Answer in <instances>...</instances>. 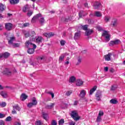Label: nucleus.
<instances>
[{"label": "nucleus", "mask_w": 125, "mask_h": 125, "mask_svg": "<svg viewBox=\"0 0 125 125\" xmlns=\"http://www.w3.org/2000/svg\"><path fill=\"white\" fill-rule=\"evenodd\" d=\"M111 56H112V53H111L105 55V60H106V61H110V60H111Z\"/></svg>", "instance_id": "9d476101"}, {"label": "nucleus", "mask_w": 125, "mask_h": 125, "mask_svg": "<svg viewBox=\"0 0 125 125\" xmlns=\"http://www.w3.org/2000/svg\"><path fill=\"white\" fill-rule=\"evenodd\" d=\"M25 46L29 48L27 50L29 54H33L35 52V49L37 48V45L33 43L31 41H27L25 42Z\"/></svg>", "instance_id": "f257e3e1"}, {"label": "nucleus", "mask_w": 125, "mask_h": 125, "mask_svg": "<svg viewBox=\"0 0 125 125\" xmlns=\"http://www.w3.org/2000/svg\"><path fill=\"white\" fill-rule=\"evenodd\" d=\"M79 15L80 18H82V17H83V16H82V13H79Z\"/></svg>", "instance_id": "0e129e2a"}, {"label": "nucleus", "mask_w": 125, "mask_h": 125, "mask_svg": "<svg viewBox=\"0 0 125 125\" xmlns=\"http://www.w3.org/2000/svg\"><path fill=\"white\" fill-rule=\"evenodd\" d=\"M82 29H83V30H84V31H87V27H88V25H84L83 26L81 25V26Z\"/></svg>", "instance_id": "cd10ccee"}, {"label": "nucleus", "mask_w": 125, "mask_h": 125, "mask_svg": "<svg viewBox=\"0 0 125 125\" xmlns=\"http://www.w3.org/2000/svg\"><path fill=\"white\" fill-rule=\"evenodd\" d=\"M81 34L79 32H77L75 34L74 39L75 40H78L80 38Z\"/></svg>", "instance_id": "bb28decb"}, {"label": "nucleus", "mask_w": 125, "mask_h": 125, "mask_svg": "<svg viewBox=\"0 0 125 125\" xmlns=\"http://www.w3.org/2000/svg\"><path fill=\"white\" fill-rule=\"evenodd\" d=\"M76 81V77L75 76H73L70 77L69 82V83H75Z\"/></svg>", "instance_id": "aec40b11"}, {"label": "nucleus", "mask_w": 125, "mask_h": 125, "mask_svg": "<svg viewBox=\"0 0 125 125\" xmlns=\"http://www.w3.org/2000/svg\"><path fill=\"white\" fill-rule=\"evenodd\" d=\"M54 105H55V103H51L50 105H47L46 108H47V109H52V108L54 107Z\"/></svg>", "instance_id": "4be33fe9"}, {"label": "nucleus", "mask_w": 125, "mask_h": 125, "mask_svg": "<svg viewBox=\"0 0 125 125\" xmlns=\"http://www.w3.org/2000/svg\"><path fill=\"white\" fill-rule=\"evenodd\" d=\"M65 123V121H64V119H61L59 121V125H63V124Z\"/></svg>", "instance_id": "c9c22d12"}, {"label": "nucleus", "mask_w": 125, "mask_h": 125, "mask_svg": "<svg viewBox=\"0 0 125 125\" xmlns=\"http://www.w3.org/2000/svg\"><path fill=\"white\" fill-rule=\"evenodd\" d=\"M2 54L3 58H5V59H7V58H8L9 56H10V53L8 52L2 53Z\"/></svg>", "instance_id": "dca6fc26"}, {"label": "nucleus", "mask_w": 125, "mask_h": 125, "mask_svg": "<svg viewBox=\"0 0 125 125\" xmlns=\"http://www.w3.org/2000/svg\"><path fill=\"white\" fill-rule=\"evenodd\" d=\"M95 15L97 17H101V16H102V14L100 12L97 11L95 12Z\"/></svg>", "instance_id": "a878e982"}, {"label": "nucleus", "mask_w": 125, "mask_h": 125, "mask_svg": "<svg viewBox=\"0 0 125 125\" xmlns=\"http://www.w3.org/2000/svg\"><path fill=\"white\" fill-rule=\"evenodd\" d=\"M51 125H57V122H56V120H52Z\"/></svg>", "instance_id": "58836bf2"}, {"label": "nucleus", "mask_w": 125, "mask_h": 125, "mask_svg": "<svg viewBox=\"0 0 125 125\" xmlns=\"http://www.w3.org/2000/svg\"><path fill=\"white\" fill-rule=\"evenodd\" d=\"M42 41H43V39L42 37H38L36 39V42H38V43L42 42Z\"/></svg>", "instance_id": "6ab92c4d"}, {"label": "nucleus", "mask_w": 125, "mask_h": 125, "mask_svg": "<svg viewBox=\"0 0 125 125\" xmlns=\"http://www.w3.org/2000/svg\"><path fill=\"white\" fill-rule=\"evenodd\" d=\"M13 45L15 47H18L19 46V44H18V43H15V44H13Z\"/></svg>", "instance_id": "4d7b16f0"}, {"label": "nucleus", "mask_w": 125, "mask_h": 125, "mask_svg": "<svg viewBox=\"0 0 125 125\" xmlns=\"http://www.w3.org/2000/svg\"><path fill=\"white\" fill-rule=\"evenodd\" d=\"M84 6L86 7L88 6V4H87V3H86L84 4Z\"/></svg>", "instance_id": "338daca9"}, {"label": "nucleus", "mask_w": 125, "mask_h": 125, "mask_svg": "<svg viewBox=\"0 0 125 125\" xmlns=\"http://www.w3.org/2000/svg\"><path fill=\"white\" fill-rule=\"evenodd\" d=\"M5 114H3L0 113V119H2L3 118H5Z\"/></svg>", "instance_id": "09e8293b"}, {"label": "nucleus", "mask_w": 125, "mask_h": 125, "mask_svg": "<svg viewBox=\"0 0 125 125\" xmlns=\"http://www.w3.org/2000/svg\"><path fill=\"white\" fill-rule=\"evenodd\" d=\"M2 58H3V56L2 55V53H0V60H1Z\"/></svg>", "instance_id": "052dcab7"}, {"label": "nucleus", "mask_w": 125, "mask_h": 125, "mask_svg": "<svg viewBox=\"0 0 125 125\" xmlns=\"http://www.w3.org/2000/svg\"><path fill=\"white\" fill-rule=\"evenodd\" d=\"M8 41L9 44H12V43H13V42L15 41V37H10L8 39Z\"/></svg>", "instance_id": "9b49d317"}, {"label": "nucleus", "mask_w": 125, "mask_h": 125, "mask_svg": "<svg viewBox=\"0 0 125 125\" xmlns=\"http://www.w3.org/2000/svg\"><path fill=\"white\" fill-rule=\"evenodd\" d=\"M104 38H105L106 42H109L110 41V35L109 34L104 36Z\"/></svg>", "instance_id": "e433bc0d"}, {"label": "nucleus", "mask_w": 125, "mask_h": 125, "mask_svg": "<svg viewBox=\"0 0 125 125\" xmlns=\"http://www.w3.org/2000/svg\"><path fill=\"white\" fill-rule=\"evenodd\" d=\"M104 115V112L102 111H100L99 113L98 116L101 117V116H103Z\"/></svg>", "instance_id": "49530a36"}, {"label": "nucleus", "mask_w": 125, "mask_h": 125, "mask_svg": "<svg viewBox=\"0 0 125 125\" xmlns=\"http://www.w3.org/2000/svg\"><path fill=\"white\" fill-rule=\"evenodd\" d=\"M64 58H65V55L64 54L62 55L59 58V61H60V62H62Z\"/></svg>", "instance_id": "72a5a7b5"}, {"label": "nucleus", "mask_w": 125, "mask_h": 125, "mask_svg": "<svg viewBox=\"0 0 125 125\" xmlns=\"http://www.w3.org/2000/svg\"><path fill=\"white\" fill-rule=\"evenodd\" d=\"M14 125H21V123L16 122L15 123Z\"/></svg>", "instance_id": "e2e57ef3"}, {"label": "nucleus", "mask_w": 125, "mask_h": 125, "mask_svg": "<svg viewBox=\"0 0 125 125\" xmlns=\"http://www.w3.org/2000/svg\"><path fill=\"white\" fill-rule=\"evenodd\" d=\"M38 104V101H37V99L35 97L32 98V103H29L27 104V107L28 108H32L33 106H36Z\"/></svg>", "instance_id": "20e7f679"}, {"label": "nucleus", "mask_w": 125, "mask_h": 125, "mask_svg": "<svg viewBox=\"0 0 125 125\" xmlns=\"http://www.w3.org/2000/svg\"><path fill=\"white\" fill-rule=\"evenodd\" d=\"M76 124V123H75V122L72 121L69 123L70 125H75Z\"/></svg>", "instance_id": "680f3d73"}, {"label": "nucleus", "mask_w": 125, "mask_h": 125, "mask_svg": "<svg viewBox=\"0 0 125 125\" xmlns=\"http://www.w3.org/2000/svg\"><path fill=\"white\" fill-rule=\"evenodd\" d=\"M3 10H4V5L0 3V11H3Z\"/></svg>", "instance_id": "2f4dec72"}, {"label": "nucleus", "mask_w": 125, "mask_h": 125, "mask_svg": "<svg viewBox=\"0 0 125 125\" xmlns=\"http://www.w3.org/2000/svg\"><path fill=\"white\" fill-rule=\"evenodd\" d=\"M110 103H111V104H117L118 103V101H117L116 100H114V99H111L110 101Z\"/></svg>", "instance_id": "7c9ffc66"}, {"label": "nucleus", "mask_w": 125, "mask_h": 125, "mask_svg": "<svg viewBox=\"0 0 125 125\" xmlns=\"http://www.w3.org/2000/svg\"><path fill=\"white\" fill-rule=\"evenodd\" d=\"M65 43H66V42H65V41H64V40H62L60 42V43H61V45H65Z\"/></svg>", "instance_id": "a18cd8bd"}, {"label": "nucleus", "mask_w": 125, "mask_h": 125, "mask_svg": "<svg viewBox=\"0 0 125 125\" xmlns=\"http://www.w3.org/2000/svg\"><path fill=\"white\" fill-rule=\"evenodd\" d=\"M121 41L120 40H114V41H111L109 43V45L110 46H113V45L119 44L121 43Z\"/></svg>", "instance_id": "39448f33"}, {"label": "nucleus", "mask_w": 125, "mask_h": 125, "mask_svg": "<svg viewBox=\"0 0 125 125\" xmlns=\"http://www.w3.org/2000/svg\"><path fill=\"white\" fill-rule=\"evenodd\" d=\"M33 14V12L32 11H29L27 13V16H29V17H30V16H31V15Z\"/></svg>", "instance_id": "de8ad7c7"}, {"label": "nucleus", "mask_w": 125, "mask_h": 125, "mask_svg": "<svg viewBox=\"0 0 125 125\" xmlns=\"http://www.w3.org/2000/svg\"><path fill=\"white\" fill-rule=\"evenodd\" d=\"M74 105H78V101H75Z\"/></svg>", "instance_id": "69168bd1"}, {"label": "nucleus", "mask_w": 125, "mask_h": 125, "mask_svg": "<svg viewBox=\"0 0 125 125\" xmlns=\"http://www.w3.org/2000/svg\"><path fill=\"white\" fill-rule=\"evenodd\" d=\"M42 117L44 120H45L46 121H47V120L48 119V114H47L44 112H43L42 113Z\"/></svg>", "instance_id": "b1692460"}, {"label": "nucleus", "mask_w": 125, "mask_h": 125, "mask_svg": "<svg viewBox=\"0 0 125 125\" xmlns=\"http://www.w3.org/2000/svg\"><path fill=\"white\" fill-rule=\"evenodd\" d=\"M37 20L39 21V22L41 25H43L44 24V22H45V20H44V18L42 17L41 14H38L31 20L32 23H35L37 21Z\"/></svg>", "instance_id": "f03ea898"}, {"label": "nucleus", "mask_w": 125, "mask_h": 125, "mask_svg": "<svg viewBox=\"0 0 125 125\" xmlns=\"http://www.w3.org/2000/svg\"><path fill=\"white\" fill-rule=\"evenodd\" d=\"M43 36L46 37V38H50L51 37H53V36H54V34L52 32L49 33H45L43 34Z\"/></svg>", "instance_id": "ddd939ff"}, {"label": "nucleus", "mask_w": 125, "mask_h": 125, "mask_svg": "<svg viewBox=\"0 0 125 125\" xmlns=\"http://www.w3.org/2000/svg\"><path fill=\"white\" fill-rule=\"evenodd\" d=\"M117 23L118 21L117 20H115L113 21H112V24L113 26H117Z\"/></svg>", "instance_id": "ea45409f"}, {"label": "nucleus", "mask_w": 125, "mask_h": 125, "mask_svg": "<svg viewBox=\"0 0 125 125\" xmlns=\"http://www.w3.org/2000/svg\"><path fill=\"white\" fill-rule=\"evenodd\" d=\"M0 89H3V87L1 85H0Z\"/></svg>", "instance_id": "774afa93"}, {"label": "nucleus", "mask_w": 125, "mask_h": 125, "mask_svg": "<svg viewBox=\"0 0 125 125\" xmlns=\"http://www.w3.org/2000/svg\"><path fill=\"white\" fill-rule=\"evenodd\" d=\"M43 125V123H42V122L40 120L37 121L35 122V125Z\"/></svg>", "instance_id": "c85d7f7f"}, {"label": "nucleus", "mask_w": 125, "mask_h": 125, "mask_svg": "<svg viewBox=\"0 0 125 125\" xmlns=\"http://www.w3.org/2000/svg\"><path fill=\"white\" fill-rule=\"evenodd\" d=\"M83 80L81 79H78L76 81V85H77V86H81V85H83Z\"/></svg>", "instance_id": "4468645a"}, {"label": "nucleus", "mask_w": 125, "mask_h": 125, "mask_svg": "<svg viewBox=\"0 0 125 125\" xmlns=\"http://www.w3.org/2000/svg\"><path fill=\"white\" fill-rule=\"evenodd\" d=\"M109 20H110V17L106 16V17H104V21L105 22H109Z\"/></svg>", "instance_id": "79ce46f5"}, {"label": "nucleus", "mask_w": 125, "mask_h": 125, "mask_svg": "<svg viewBox=\"0 0 125 125\" xmlns=\"http://www.w3.org/2000/svg\"><path fill=\"white\" fill-rule=\"evenodd\" d=\"M100 7H101V3L98 2H96L94 5V9H99Z\"/></svg>", "instance_id": "1a4fd4ad"}, {"label": "nucleus", "mask_w": 125, "mask_h": 125, "mask_svg": "<svg viewBox=\"0 0 125 125\" xmlns=\"http://www.w3.org/2000/svg\"><path fill=\"white\" fill-rule=\"evenodd\" d=\"M71 117L73 118V120L74 121H79L80 120V117L79 116V114H78V112L76 111H73L71 112V113L70 114Z\"/></svg>", "instance_id": "7ed1b4c3"}, {"label": "nucleus", "mask_w": 125, "mask_h": 125, "mask_svg": "<svg viewBox=\"0 0 125 125\" xmlns=\"http://www.w3.org/2000/svg\"><path fill=\"white\" fill-rule=\"evenodd\" d=\"M0 94L2 96L3 98H7V93L6 92L2 91L0 92Z\"/></svg>", "instance_id": "f3484780"}, {"label": "nucleus", "mask_w": 125, "mask_h": 125, "mask_svg": "<svg viewBox=\"0 0 125 125\" xmlns=\"http://www.w3.org/2000/svg\"><path fill=\"white\" fill-rule=\"evenodd\" d=\"M11 121V117L8 116L5 119L6 122H10Z\"/></svg>", "instance_id": "c03bdc74"}, {"label": "nucleus", "mask_w": 125, "mask_h": 125, "mask_svg": "<svg viewBox=\"0 0 125 125\" xmlns=\"http://www.w3.org/2000/svg\"><path fill=\"white\" fill-rule=\"evenodd\" d=\"M29 26H30V23H29V22L23 24V27H29Z\"/></svg>", "instance_id": "3c124183"}, {"label": "nucleus", "mask_w": 125, "mask_h": 125, "mask_svg": "<svg viewBox=\"0 0 125 125\" xmlns=\"http://www.w3.org/2000/svg\"><path fill=\"white\" fill-rule=\"evenodd\" d=\"M13 25L11 23H5V28L7 30V31H11L12 30V27Z\"/></svg>", "instance_id": "423d86ee"}, {"label": "nucleus", "mask_w": 125, "mask_h": 125, "mask_svg": "<svg viewBox=\"0 0 125 125\" xmlns=\"http://www.w3.org/2000/svg\"><path fill=\"white\" fill-rule=\"evenodd\" d=\"M97 29L98 30V31H103V29L100 26H97Z\"/></svg>", "instance_id": "864d4df0"}, {"label": "nucleus", "mask_w": 125, "mask_h": 125, "mask_svg": "<svg viewBox=\"0 0 125 125\" xmlns=\"http://www.w3.org/2000/svg\"><path fill=\"white\" fill-rule=\"evenodd\" d=\"M97 88V86H94L90 90V95H91L95 90H96V89Z\"/></svg>", "instance_id": "412c9836"}, {"label": "nucleus", "mask_w": 125, "mask_h": 125, "mask_svg": "<svg viewBox=\"0 0 125 125\" xmlns=\"http://www.w3.org/2000/svg\"><path fill=\"white\" fill-rule=\"evenodd\" d=\"M49 93L50 94V95H51L52 98H54V93L51 92H49Z\"/></svg>", "instance_id": "6e6d98bb"}, {"label": "nucleus", "mask_w": 125, "mask_h": 125, "mask_svg": "<svg viewBox=\"0 0 125 125\" xmlns=\"http://www.w3.org/2000/svg\"><path fill=\"white\" fill-rule=\"evenodd\" d=\"M117 88H118V86L116 85H113L111 86V88L110 89V90H112V91H114L116 90Z\"/></svg>", "instance_id": "c756f323"}, {"label": "nucleus", "mask_w": 125, "mask_h": 125, "mask_svg": "<svg viewBox=\"0 0 125 125\" xmlns=\"http://www.w3.org/2000/svg\"><path fill=\"white\" fill-rule=\"evenodd\" d=\"M0 105L1 107H5L6 106V103L5 102H2Z\"/></svg>", "instance_id": "8fccbe9b"}, {"label": "nucleus", "mask_w": 125, "mask_h": 125, "mask_svg": "<svg viewBox=\"0 0 125 125\" xmlns=\"http://www.w3.org/2000/svg\"><path fill=\"white\" fill-rule=\"evenodd\" d=\"M12 114H17V112H16V110H15V109L13 108V111H12Z\"/></svg>", "instance_id": "13d9d810"}, {"label": "nucleus", "mask_w": 125, "mask_h": 125, "mask_svg": "<svg viewBox=\"0 0 125 125\" xmlns=\"http://www.w3.org/2000/svg\"><path fill=\"white\" fill-rule=\"evenodd\" d=\"M26 98H28V96L26 95L24 93H22L20 97V99L21 101H24Z\"/></svg>", "instance_id": "f8f14e48"}, {"label": "nucleus", "mask_w": 125, "mask_h": 125, "mask_svg": "<svg viewBox=\"0 0 125 125\" xmlns=\"http://www.w3.org/2000/svg\"><path fill=\"white\" fill-rule=\"evenodd\" d=\"M108 35H109L108 34V32H107L106 31H104L103 33L102 36H103V37H105Z\"/></svg>", "instance_id": "a19ab883"}, {"label": "nucleus", "mask_w": 125, "mask_h": 125, "mask_svg": "<svg viewBox=\"0 0 125 125\" xmlns=\"http://www.w3.org/2000/svg\"><path fill=\"white\" fill-rule=\"evenodd\" d=\"M82 63V58L81 57H78V62L76 65H80Z\"/></svg>", "instance_id": "f704fd0d"}, {"label": "nucleus", "mask_w": 125, "mask_h": 125, "mask_svg": "<svg viewBox=\"0 0 125 125\" xmlns=\"http://www.w3.org/2000/svg\"><path fill=\"white\" fill-rule=\"evenodd\" d=\"M102 120V119L101 118V116H99L98 115L97 118V119H96V122H97L98 123H99V122H101Z\"/></svg>", "instance_id": "4c0bfd02"}, {"label": "nucleus", "mask_w": 125, "mask_h": 125, "mask_svg": "<svg viewBox=\"0 0 125 125\" xmlns=\"http://www.w3.org/2000/svg\"><path fill=\"white\" fill-rule=\"evenodd\" d=\"M29 8V5H25L24 6L22 9L23 12H27V10H28V9Z\"/></svg>", "instance_id": "393cba45"}, {"label": "nucleus", "mask_w": 125, "mask_h": 125, "mask_svg": "<svg viewBox=\"0 0 125 125\" xmlns=\"http://www.w3.org/2000/svg\"><path fill=\"white\" fill-rule=\"evenodd\" d=\"M24 35L26 38H28V37H30V33L29 32H26V33L24 34Z\"/></svg>", "instance_id": "603ef678"}, {"label": "nucleus", "mask_w": 125, "mask_h": 125, "mask_svg": "<svg viewBox=\"0 0 125 125\" xmlns=\"http://www.w3.org/2000/svg\"><path fill=\"white\" fill-rule=\"evenodd\" d=\"M85 94H86V91L83 89L81 91L79 96L80 98H83L85 96Z\"/></svg>", "instance_id": "6e6552de"}, {"label": "nucleus", "mask_w": 125, "mask_h": 125, "mask_svg": "<svg viewBox=\"0 0 125 125\" xmlns=\"http://www.w3.org/2000/svg\"><path fill=\"white\" fill-rule=\"evenodd\" d=\"M13 108L15 110H18V111H20V110H21V108L19 107V106H18V105L13 106Z\"/></svg>", "instance_id": "473e14b6"}, {"label": "nucleus", "mask_w": 125, "mask_h": 125, "mask_svg": "<svg viewBox=\"0 0 125 125\" xmlns=\"http://www.w3.org/2000/svg\"><path fill=\"white\" fill-rule=\"evenodd\" d=\"M11 4H16L19 2V0H10Z\"/></svg>", "instance_id": "5701e85b"}, {"label": "nucleus", "mask_w": 125, "mask_h": 125, "mask_svg": "<svg viewBox=\"0 0 125 125\" xmlns=\"http://www.w3.org/2000/svg\"><path fill=\"white\" fill-rule=\"evenodd\" d=\"M102 96V94L101 93V92H97L96 93V100L97 101H101V97Z\"/></svg>", "instance_id": "0eeeda50"}, {"label": "nucleus", "mask_w": 125, "mask_h": 125, "mask_svg": "<svg viewBox=\"0 0 125 125\" xmlns=\"http://www.w3.org/2000/svg\"><path fill=\"white\" fill-rule=\"evenodd\" d=\"M104 70L105 72H108V70H109V68H108V67H105L104 68Z\"/></svg>", "instance_id": "bf43d9fd"}, {"label": "nucleus", "mask_w": 125, "mask_h": 125, "mask_svg": "<svg viewBox=\"0 0 125 125\" xmlns=\"http://www.w3.org/2000/svg\"><path fill=\"white\" fill-rule=\"evenodd\" d=\"M71 93H72V91H68L66 92L65 94H66V96H70V95H71Z\"/></svg>", "instance_id": "37998d69"}, {"label": "nucleus", "mask_w": 125, "mask_h": 125, "mask_svg": "<svg viewBox=\"0 0 125 125\" xmlns=\"http://www.w3.org/2000/svg\"><path fill=\"white\" fill-rule=\"evenodd\" d=\"M5 123L2 120H0V125H4Z\"/></svg>", "instance_id": "5fc2aeb1"}, {"label": "nucleus", "mask_w": 125, "mask_h": 125, "mask_svg": "<svg viewBox=\"0 0 125 125\" xmlns=\"http://www.w3.org/2000/svg\"><path fill=\"white\" fill-rule=\"evenodd\" d=\"M92 33H93V31L92 30L87 29L85 32V36H90V35H91Z\"/></svg>", "instance_id": "2eb2a0df"}, {"label": "nucleus", "mask_w": 125, "mask_h": 125, "mask_svg": "<svg viewBox=\"0 0 125 125\" xmlns=\"http://www.w3.org/2000/svg\"><path fill=\"white\" fill-rule=\"evenodd\" d=\"M4 74H5V75H7L8 76H10L11 75V71H10V70L6 68L4 71Z\"/></svg>", "instance_id": "a211bd4d"}]
</instances>
